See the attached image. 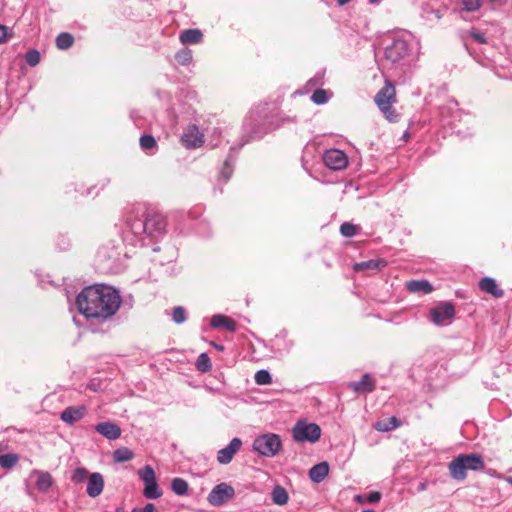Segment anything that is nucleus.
<instances>
[{
	"label": "nucleus",
	"instance_id": "nucleus-14",
	"mask_svg": "<svg viewBox=\"0 0 512 512\" xmlns=\"http://www.w3.org/2000/svg\"><path fill=\"white\" fill-rule=\"evenodd\" d=\"M347 387L357 394L371 393L375 389V380L369 373H365L359 381L349 382Z\"/></svg>",
	"mask_w": 512,
	"mask_h": 512
},
{
	"label": "nucleus",
	"instance_id": "nucleus-11",
	"mask_svg": "<svg viewBox=\"0 0 512 512\" xmlns=\"http://www.w3.org/2000/svg\"><path fill=\"white\" fill-rule=\"evenodd\" d=\"M241 446L242 440L238 437H234L226 447L218 451V463L222 465L229 464L232 461L234 455L240 450Z\"/></svg>",
	"mask_w": 512,
	"mask_h": 512
},
{
	"label": "nucleus",
	"instance_id": "nucleus-46",
	"mask_svg": "<svg viewBox=\"0 0 512 512\" xmlns=\"http://www.w3.org/2000/svg\"><path fill=\"white\" fill-rule=\"evenodd\" d=\"M381 499V493L378 491H372L370 492L366 497V502L373 504L378 503Z\"/></svg>",
	"mask_w": 512,
	"mask_h": 512
},
{
	"label": "nucleus",
	"instance_id": "nucleus-3",
	"mask_svg": "<svg viewBox=\"0 0 512 512\" xmlns=\"http://www.w3.org/2000/svg\"><path fill=\"white\" fill-rule=\"evenodd\" d=\"M128 252H122L121 245L115 241H109L102 245L96 255L97 269L106 274L119 273L123 269V257H127Z\"/></svg>",
	"mask_w": 512,
	"mask_h": 512
},
{
	"label": "nucleus",
	"instance_id": "nucleus-4",
	"mask_svg": "<svg viewBox=\"0 0 512 512\" xmlns=\"http://www.w3.org/2000/svg\"><path fill=\"white\" fill-rule=\"evenodd\" d=\"M485 468L484 459L480 454H459L449 464L450 476L457 481L467 477V471H482Z\"/></svg>",
	"mask_w": 512,
	"mask_h": 512
},
{
	"label": "nucleus",
	"instance_id": "nucleus-56",
	"mask_svg": "<svg viewBox=\"0 0 512 512\" xmlns=\"http://www.w3.org/2000/svg\"><path fill=\"white\" fill-rule=\"evenodd\" d=\"M253 132L256 134L257 132H262V130H253Z\"/></svg>",
	"mask_w": 512,
	"mask_h": 512
},
{
	"label": "nucleus",
	"instance_id": "nucleus-33",
	"mask_svg": "<svg viewBox=\"0 0 512 512\" xmlns=\"http://www.w3.org/2000/svg\"><path fill=\"white\" fill-rule=\"evenodd\" d=\"M138 476L144 484L156 481L154 469L150 465H146L144 468L140 469L138 471Z\"/></svg>",
	"mask_w": 512,
	"mask_h": 512
},
{
	"label": "nucleus",
	"instance_id": "nucleus-44",
	"mask_svg": "<svg viewBox=\"0 0 512 512\" xmlns=\"http://www.w3.org/2000/svg\"><path fill=\"white\" fill-rule=\"evenodd\" d=\"M262 137H263V133H261L260 135H256L255 136V138H257V139H260ZM252 139H254V137L251 136L250 134H249V136L247 134L242 135L241 136V142L238 145H232L230 150L234 151L236 149H240L242 146H244L246 143H248Z\"/></svg>",
	"mask_w": 512,
	"mask_h": 512
},
{
	"label": "nucleus",
	"instance_id": "nucleus-45",
	"mask_svg": "<svg viewBox=\"0 0 512 512\" xmlns=\"http://www.w3.org/2000/svg\"><path fill=\"white\" fill-rule=\"evenodd\" d=\"M12 36L13 34L9 32L8 27L0 24V44L5 43Z\"/></svg>",
	"mask_w": 512,
	"mask_h": 512
},
{
	"label": "nucleus",
	"instance_id": "nucleus-20",
	"mask_svg": "<svg viewBox=\"0 0 512 512\" xmlns=\"http://www.w3.org/2000/svg\"><path fill=\"white\" fill-rule=\"evenodd\" d=\"M479 287L485 293L491 294L495 298H501L504 295V291L499 288L496 280L491 277H484L479 282Z\"/></svg>",
	"mask_w": 512,
	"mask_h": 512
},
{
	"label": "nucleus",
	"instance_id": "nucleus-47",
	"mask_svg": "<svg viewBox=\"0 0 512 512\" xmlns=\"http://www.w3.org/2000/svg\"><path fill=\"white\" fill-rule=\"evenodd\" d=\"M470 36L473 38L474 41H476L480 44H485L487 42L484 34L478 32V31H475V30L471 31Z\"/></svg>",
	"mask_w": 512,
	"mask_h": 512
},
{
	"label": "nucleus",
	"instance_id": "nucleus-29",
	"mask_svg": "<svg viewBox=\"0 0 512 512\" xmlns=\"http://www.w3.org/2000/svg\"><path fill=\"white\" fill-rule=\"evenodd\" d=\"M188 483L182 478H174L171 482L172 491L178 496H186L188 494Z\"/></svg>",
	"mask_w": 512,
	"mask_h": 512
},
{
	"label": "nucleus",
	"instance_id": "nucleus-13",
	"mask_svg": "<svg viewBox=\"0 0 512 512\" xmlns=\"http://www.w3.org/2000/svg\"><path fill=\"white\" fill-rule=\"evenodd\" d=\"M86 412L87 409L85 406H69L61 412L60 419L66 424L73 425L81 420Z\"/></svg>",
	"mask_w": 512,
	"mask_h": 512
},
{
	"label": "nucleus",
	"instance_id": "nucleus-22",
	"mask_svg": "<svg viewBox=\"0 0 512 512\" xmlns=\"http://www.w3.org/2000/svg\"><path fill=\"white\" fill-rule=\"evenodd\" d=\"M329 473V465L327 462H320L309 470V478L314 483L322 482Z\"/></svg>",
	"mask_w": 512,
	"mask_h": 512
},
{
	"label": "nucleus",
	"instance_id": "nucleus-23",
	"mask_svg": "<svg viewBox=\"0 0 512 512\" xmlns=\"http://www.w3.org/2000/svg\"><path fill=\"white\" fill-rule=\"evenodd\" d=\"M406 287L410 292L414 293L429 294L433 291L431 283L426 280H410L406 283Z\"/></svg>",
	"mask_w": 512,
	"mask_h": 512
},
{
	"label": "nucleus",
	"instance_id": "nucleus-51",
	"mask_svg": "<svg viewBox=\"0 0 512 512\" xmlns=\"http://www.w3.org/2000/svg\"><path fill=\"white\" fill-rule=\"evenodd\" d=\"M351 0H337L338 4L340 6H344L346 5L347 3H349Z\"/></svg>",
	"mask_w": 512,
	"mask_h": 512
},
{
	"label": "nucleus",
	"instance_id": "nucleus-18",
	"mask_svg": "<svg viewBox=\"0 0 512 512\" xmlns=\"http://www.w3.org/2000/svg\"><path fill=\"white\" fill-rule=\"evenodd\" d=\"M387 266V261L385 259H370L367 261H362L355 263L353 266L354 271H371L372 273H376L382 270Z\"/></svg>",
	"mask_w": 512,
	"mask_h": 512
},
{
	"label": "nucleus",
	"instance_id": "nucleus-57",
	"mask_svg": "<svg viewBox=\"0 0 512 512\" xmlns=\"http://www.w3.org/2000/svg\"><path fill=\"white\" fill-rule=\"evenodd\" d=\"M116 512H122V511L117 510Z\"/></svg>",
	"mask_w": 512,
	"mask_h": 512
},
{
	"label": "nucleus",
	"instance_id": "nucleus-6",
	"mask_svg": "<svg viewBox=\"0 0 512 512\" xmlns=\"http://www.w3.org/2000/svg\"><path fill=\"white\" fill-rule=\"evenodd\" d=\"M281 447V439L274 433L262 434L253 441V450L265 457H274Z\"/></svg>",
	"mask_w": 512,
	"mask_h": 512
},
{
	"label": "nucleus",
	"instance_id": "nucleus-25",
	"mask_svg": "<svg viewBox=\"0 0 512 512\" xmlns=\"http://www.w3.org/2000/svg\"><path fill=\"white\" fill-rule=\"evenodd\" d=\"M140 147L146 154L153 155L158 149V144L154 136L146 134L140 137Z\"/></svg>",
	"mask_w": 512,
	"mask_h": 512
},
{
	"label": "nucleus",
	"instance_id": "nucleus-36",
	"mask_svg": "<svg viewBox=\"0 0 512 512\" xmlns=\"http://www.w3.org/2000/svg\"><path fill=\"white\" fill-rule=\"evenodd\" d=\"M18 462V456L16 454H3L0 455V466L6 469L12 468Z\"/></svg>",
	"mask_w": 512,
	"mask_h": 512
},
{
	"label": "nucleus",
	"instance_id": "nucleus-39",
	"mask_svg": "<svg viewBox=\"0 0 512 512\" xmlns=\"http://www.w3.org/2000/svg\"><path fill=\"white\" fill-rule=\"evenodd\" d=\"M483 0H460L463 10L474 12L481 8Z\"/></svg>",
	"mask_w": 512,
	"mask_h": 512
},
{
	"label": "nucleus",
	"instance_id": "nucleus-27",
	"mask_svg": "<svg viewBox=\"0 0 512 512\" xmlns=\"http://www.w3.org/2000/svg\"><path fill=\"white\" fill-rule=\"evenodd\" d=\"M399 425H400V421L398 420V418L395 416H392L388 419L378 421L375 424V428L381 432H388V431H391V430L397 428Z\"/></svg>",
	"mask_w": 512,
	"mask_h": 512
},
{
	"label": "nucleus",
	"instance_id": "nucleus-30",
	"mask_svg": "<svg viewBox=\"0 0 512 512\" xmlns=\"http://www.w3.org/2000/svg\"><path fill=\"white\" fill-rule=\"evenodd\" d=\"M134 457L133 452L126 447L119 448L114 451L113 459L115 462L122 463L132 460Z\"/></svg>",
	"mask_w": 512,
	"mask_h": 512
},
{
	"label": "nucleus",
	"instance_id": "nucleus-2",
	"mask_svg": "<svg viewBox=\"0 0 512 512\" xmlns=\"http://www.w3.org/2000/svg\"><path fill=\"white\" fill-rule=\"evenodd\" d=\"M119 292L105 284L85 287L76 297L79 312L87 319L106 321L112 318L121 306Z\"/></svg>",
	"mask_w": 512,
	"mask_h": 512
},
{
	"label": "nucleus",
	"instance_id": "nucleus-48",
	"mask_svg": "<svg viewBox=\"0 0 512 512\" xmlns=\"http://www.w3.org/2000/svg\"><path fill=\"white\" fill-rule=\"evenodd\" d=\"M131 512H158L153 503H147L143 508H134Z\"/></svg>",
	"mask_w": 512,
	"mask_h": 512
},
{
	"label": "nucleus",
	"instance_id": "nucleus-7",
	"mask_svg": "<svg viewBox=\"0 0 512 512\" xmlns=\"http://www.w3.org/2000/svg\"><path fill=\"white\" fill-rule=\"evenodd\" d=\"M292 434L296 442L315 443L321 436V428L316 423H308L305 420H299L293 427Z\"/></svg>",
	"mask_w": 512,
	"mask_h": 512
},
{
	"label": "nucleus",
	"instance_id": "nucleus-9",
	"mask_svg": "<svg viewBox=\"0 0 512 512\" xmlns=\"http://www.w3.org/2000/svg\"><path fill=\"white\" fill-rule=\"evenodd\" d=\"M235 496L234 488L227 483L217 484L208 494L207 501L214 507H220Z\"/></svg>",
	"mask_w": 512,
	"mask_h": 512
},
{
	"label": "nucleus",
	"instance_id": "nucleus-28",
	"mask_svg": "<svg viewBox=\"0 0 512 512\" xmlns=\"http://www.w3.org/2000/svg\"><path fill=\"white\" fill-rule=\"evenodd\" d=\"M55 43L58 49L66 50L74 44V37L68 32H62L56 37Z\"/></svg>",
	"mask_w": 512,
	"mask_h": 512
},
{
	"label": "nucleus",
	"instance_id": "nucleus-40",
	"mask_svg": "<svg viewBox=\"0 0 512 512\" xmlns=\"http://www.w3.org/2000/svg\"><path fill=\"white\" fill-rule=\"evenodd\" d=\"M175 59L181 65H188L192 60V52L189 49H182L175 54Z\"/></svg>",
	"mask_w": 512,
	"mask_h": 512
},
{
	"label": "nucleus",
	"instance_id": "nucleus-35",
	"mask_svg": "<svg viewBox=\"0 0 512 512\" xmlns=\"http://www.w3.org/2000/svg\"><path fill=\"white\" fill-rule=\"evenodd\" d=\"M254 380L258 385H268L272 383V376L269 371L261 369L255 373Z\"/></svg>",
	"mask_w": 512,
	"mask_h": 512
},
{
	"label": "nucleus",
	"instance_id": "nucleus-24",
	"mask_svg": "<svg viewBox=\"0 0 512 512\" xmlns=\"http://www.w3.org/2000/svg\"><path fill=\"white\" fill-rule=\"evenodd\" d=\"M203 33L199 29H187L181 32L180 41L183 44H197L201 42Z\"/></svg>",
	"mask_w": 512,
	"mask_h": 512
},
{
	"label": "nucleus",
	"instance_id": "nucleus-50",
	"mask_svg": "<svg viewBox=\"0 0 512 512\" xmlns=\"http://www.w3.org/2000/svg\"><path fill=\"white\" fill-rule=\"evenodd\" d=\"M410 138V133L406 130L404 134L402 135V139L407 141Z\"/></svg>",
	"mask_w": 512,
	"mask_h": 512
},
{
	"label": "nucleus",
	"instance_id": "nucleus-53",
	"mask_svg": "<svg viewBox=\"0 0 512 512\" xmlns=\"http://www.w3.org/2000/svg\"><path fill=\"white\" fill-rule=\"evenodd\" d=\"M214 347L219 350V351H222L224 349V347L222 345H219V344H215L213 343Z\"/></svg>",
	"mask_w": 512,
	"mask_h": 512
},
{
	"label": "nucleus",
	"instance_id": "nucleus-26",
	"mask_svg": "<svg viewBox=\"0 0 512 512\" xmlns=\"http://www.w3.org/2000/svg\"><path fill=\"white\" fill-rule=\"evenodd\" d=\"M143 496L147 499H158L162 496L157 480L144 484Z\"/></svg>",
	"mask_w": 512,
	"mask_h": 512
},
{
	"label": "nucleus",
	"instance_id": "nucleus-16",
	"mask_svg": "<svg viewBox=\"0 0 512 512\" xmlns=\"http://www.w3.org/2000/svg\"><path fill=\"white\" fill-rule=\"evenodd\" d=\"M181 143L187 149L199 148L204 143V135L200 130H188L181 136Z\"/></svg>",
	"mask_w": 512,
	"mask_h": 512
},
{
	"label": "nucleus",
	"instance_id": "nucleus-17",
	"mask_svg": "<svg viewBox=\"0 0 512 512\" xmlns=\"http://www.w3.org/2000/svg\"><path fill=\"white\" fill-rule=\"evenodd\" d=\"M95 430L108 440H116L121 436V428L109 421L98 423Z\"/></svg>",
	"mask_w": 512,
	"mask_h": 512
},
{
	"label": "nucleus",
	"instance_id": "nucleus-49",
	"mask_svg": "<svg viewBox=\"0 0 512 512\" xmlns=\"http://www.w3.org/2000/svg\"><path fill=\"white\" fill-rule=\"evenodd\" d=\"M354 500H355V502L360 503V504H365V503H367V502H366V497H364V496H362V495H356V496L354 497Z\"/></svg>",
	"mask_w": 512,
	"mask_h": 512
},
{
	"label": "nucleus",
	"instance_id": "nucleus-10",
	"mask_svg": "<svg viewBox=\"0 0 512 512\" xmlns=\"http://www.w3.org/2000/svg\"><path fill=\"white\" fill-rule=\"evenodd\" d=\"M323 163L330 170H343L348 165L347 155L339 149L326 150L322 156Z\"/></svg>",
	"mask_w": 512,
	"mask_h": 512
},
{
	"label": "nucleus",
	"instance_id": "nucleus-41",
	"mask_svg": "<svg viewBox=\"0 0 512 512\" xmlns=\"http://www.w3.org/2000/svg\"><path fill=\"white\" fill-rule=\"evenodd\" d=\"M172 319L176 324H182L187 319L186 310L182 306H176L172 311Z\"/></svg>",
	"mask_w": 512,
	"mask_h": 512
},
{
	"label": "nucleus",
	"instance_id": "nucleus-8",
	"mask_svg": "<svg viewBox=\"0 0 512 512\" xmlns=\"http://www.w3.org/2000/svg\"><path fill=\"white\" fill-rule=\"evenodd\" d=\"M455 317V307L451 302H443L430 308L428 319L436 326H447Z\"/></svg>",
	"mask_w": 512,
	"mask_h": 512
},
{
	"label": "nucleus",
	"instance_id": "nucleus-1",
	"mask_svg": "<svg viewBox=\"0 0 512 512\" xmlns=\"http://www.w3.org/2000/svg\"><path fill=\"white\" fill-rule=\"evenodd\" d=\"M166 233L165 217L144 204L134 205L125 215L122 242L133 247L145 246L146 240L158 241Z\"/></svg>",
	"mask_w": 512,
	"mask_h": 512
},
{
	"label": "nucleus",
	"instance_id": "nucleus-19",
	"mask_svg": "<svg viewBox=\"0 0 512 512\" xmlns=\"http://www.w3.org/2000/svg\"><path fill=\"white\" fill-rule=\"evenodd\" d=\"M407 53V46L404 41H394L393 44L386 49V57L392 62H397L404 58Z\"/></svg>",
	"mask_w": 512,
	"mask_h": 512
},
{
	"label": "nucleus",
	"instance_id": "nucleus-15",
	"mask_svg": "<svg viewBox=\"0 0 512 512\" xmlns=\"http://www.w3.org/2000/svg\"><path fill=\"white\" fill-rule=\"evenodd\" d=\"M104 489V478L99 472H94L89 475L86 493L91 498L98 497Z\"/></svg>",
	"mask_w": 512,
	"mask_h": 512
},
{
	"label": "nucleus",
	"instance_id": "nucleus-42",
	"mask_svg": "<svg viewBox=\"0 0 512 512\" xmlns=\"http://www.w3.org/2000/svg\"><path fill=\"white\" fill-rule=\"evenodd\" d=\"M26 62L29 66L34 67L39 64L41 56L38 50L32 49L26 53Z\"/></svg>",
	"mask_w": 512,
	"mask_h": 512
},
{
	"label": "nucleus",
	"instance_id": "nucleus-5",
	"mask_svg": "<svg viewBox=\"0 0 512 512\" xmlns=\"http://www.w3.org/2000/svg\"><path fill=\"white\" fill-rule=\"evenodd\" d=\"M374 102L390 123H397L400 115L393 108L396 102V88L390 80H385L383 87L376 93Z\"/></svg>",
	"mask_w": 512,
	"mask_h": 512
},
{
	"label": "nucleus",
	"instance_id": "nucleus-21",
	"mask_svg": "<svg viewBox=\"0 0 512 512\" xmlns=\"http://www.w3.org/2000/svg\"><path fill=\"white\" fill-rule=\"evenodd\" d=\"M210 325L213 328H225L229 332H235L237 329V323L234 320L221 314L213 315Z\"/></svg>",
	"mask_w": 512,
	"mask_h": 512
},
{
	"label": "nucleus",
	"instance_id": "nucleus-34",
	"mask_svg": "<svg viewBox=\"0 0 512 512\" xmlns=\"http://www.w3.org/2000/svg\"><path fill=\"white\" fill-rule=\"evenodd\" d=\"M88 470L84 467H77L70 477L71 481L74 484L83 483L86 479H88Z\"/></svg>",
	"mask_w": 512,
	"mask_h": 512
},
{
	"label": "nucleus",
	"instance_id": "nucleus-12",
	"mask_svg": "<svg viewBox=\"0 0 512 512\" xmlns=\"http://www.w3.org/2000/svg\"><path fill=\"white\" fill-rule=\"evenodd\" d=\"M30 477L35 479V488L41 493H47L54 484L52 475L47 471L35 469Z\"/></svg>",
	"mask_w": 512,
	"mask_h": 512
},
{
	"label": "nucleus",
	"instance_id": "nucleus-54",
	"mask_svg": "<svg viewBox=\"0 0 512 512\" xmlns=\"http://www.w3.org/2000/svg\"><path fill=\"white\" fill-rule=\"evenodd\" d=\"M504 480L506 482H508L509 484H512V477H510V476L504 477Z\"/></svg>",
	"mask_w": 512,
	"mask_h": 512
},
{
	"label": "nucleus",
	"instance_id": "nucleus-43",
	"mask_svg": "<svg viewBox=\"0 0 512 512\" xmlns=\"http://www.w3.org/2000/svg\"><path fill=\"white\" fill-rule=\"evenodd\" d=\"M340 233L344 237H353L356 234V226L349 222H344L340 226Z\"/></svg>",
	"mask_w": 512,
	"mask_h": 512
},
{
	"label": "nucleus",
	"instance_id": "nucleus-37",
	"mask_svg": "<svg viewBox=\"0 0 512 512\" xmlns=\"http://www.w3.org/2000/svg\"><path fill=\"white\" fill-rule=\"evenodd\" d=\"M233 161H234L233 156H232V154H230L227 157V159L225 160L223 168L220 172V176L224 179L225 182H227L232 175V172H233L232 162Z\"/></svg>",
	"mask_w": 512,
	"mask_h": 512
},
{
	"label": "nucleus",
	"instance_id": "nucleus-31",
	"mask_svg": "<svg viewBox=\"0 0 512 512\" xmlns=\"http://www.w3.org/2000/svg\"><path fill=\"white\" fill-rule=\"evenodd\" d=\"M288 494L281 486H276L272 490V500L277 505H284L288 502Z\"/></svg>",
	"mask_w": 512,
	"mask_h": 512
},
{
	"label": "nucleus",
	"instance_id": "nucleus-55",
	"mask_svg": "<svg viewBox=\"0 0 512 512\" xmlns=\"http://www.w3.org/2000/svg\"><path fill=\"white\" fill-rule=\"evenodd\" d=\"M379 1H380V0H369V2H370V3H372V4H376V3H378Z\"/></svg>",
	"mask_w": 512,
	"mask_h": 512
},
{
	"label": "nucleus",
	"instance_id": "nucleus-52",
	"mask_svg": "<svg viewBox=\"0 0 512 512\" xmlns=\"http://www.w3.org/2000/svg\"><path fill=\"white\" fill-rule=\"evenodd\" d=\"M426 489V484L425 483H421L418 487V491H423Z\"/></svg>",
	"mask_w": 512,
	"mask_h": 512
},
{
	"label": "nucleus",
	"instance_id": "nucleus-32",
	"mask_svg": "<svg viewBox=\"0 0 512 512\" xmlns=\"http://www.w3.org/2000/svg\"><path fill=\"white\" fill-rule=\"evenodd\" d=\"M195 366L200 372H209L212 368L209 356L206 353H201L196 360Z\"/></svg>",
	"mask_w": 512,
	"mask_h": 512
},
{
	"label": "nucleus",
	"instance_id": "nucleus-38",
	"mask_svg": "<svg viewBox=\"0 0 512 512\" xmlns=\"http://www.w3.org/2000/svg\"><path fill=\"white\" fill-rule=\"evenodd\" d=\"M329 99V96H328V92L324 89H316L312 96H311V100L317 104V105H322L324 103H326Z\"/></svg>",
	"mask_w": 512,
	"mask_h": 512
}]
</instances>
